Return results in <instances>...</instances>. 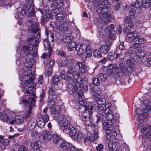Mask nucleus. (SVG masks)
Instances as JSON below:
<instances>
[{
    "label": "nucleus",
    "instance_id": "nucleus-1",
    "mask_svg": "<svg viewBox=\"0 0 151 151\" xmlns=\"http://www.w3.org/2000/svg\"><path fill=\"white\" fill-rule=\"evenodd\" d=\"M86 124L89 127L88 129H91L92 131L91 132V135L88 137H86L84 138V143L86 145H89L91 144V142H93L95 139H97L98 137L99 131L96 130L94 128L95 125L94 123L90 122L89 123H86Z\"/></svg>",
    "mask_w": 151,
    "mask_h": 151
},
{
    "label": "nucleus",
    "instance_id": "nucleus-2",
    "mask_svg": "<svg viewBox=\"0 0 151 151\" xmlns=\"http://www.w3.org/2000/svg\"><path fill=\"white\" fill-rule=\"evenodd\" d=\"M133 8H134V9H131L129 11V15L126 16L124 19V23H127L126 25L127 26H130L131 27H133L134 26V24L133 22L135 21L136 19H135L136 11L139 14V12H141L139 10H137L136 9V8L134 6V5Z\"/></svg>",
    "mask_w": 151,
    "mask_h": 151
},
{
    "label": "nucleus",
    "instance_id": "nucleus-3",
    "mask_svg": "<svg viewBox=\"0 0 151 151\" xmlns=\"http://www.w3.org/2000/svg\"><path fill=\"white\" fill-rule=\"evenodd\" d=\"M30 50L33 52L29 54L24 56V58L25 60L24 65L29 68H31L32 65L35 63V60L34 57L37 55V49L33 48H30Z\"/></svg>",
    "mask_w": 151,
    "mask_h": 151
},
{
    "label": "nucleus",
    "instance_id": "nucleus-4",
    "mask_svg": "<svg viewBox=\"0 0 151 151\" xmlns=\"http://www.w3.org/2000/svg\"><path fill=\"white\" fill-rule=\"evenodd\" d=\"M22 102L20 104L22 103L25 106H28L29 108L28 110L25 113V117L26 118L30 117L32 113L31 109H32V107L34 106L35 104V98L32 96H30L28 100H22Z\"/></svg>",
    "mask_w": 151,
    "mask_h": 151
},
{
    "label": "nucleus",
    "instance_id": "nucleus-5",
    "mask_svg": "<svg viewBox=\"0 0 151 151\" xmlns=\"http://www.w3.org/2000/svg\"><path fill=\"white\" fill-rule=\"evenodd\" d=\"M34 0H29L26 1L27 4H28L29 8L23 9L21 11V13L23 16H26L32 17L35 15V9L34 8V4H33Z\"/></svg>",
    "mask_w": 151,
    "mask_h": 151
},
{
    "label": "nucleus",
    "instance_id": "nucleus-6",
    "mask_svg": "<svg viewBox=\"0 0 151 151\" xmlns=\"http://www.w3.org/2000/svg\"><path fill=\"white\" fill-rule=\"evenodd\" d=\"M150 0H137L134 3V6L137 10H139L142 12L141 7L147 8L150 7Z\"/></svg>",
    "mask_w": 151,
    "mask_h": 151
},
{
    "label": "nucleus",
    "instance_id": "nucleus-7",
    "mask_svg": "<svg viewBox=\"0 0 151 151\" xmlns=\"http://www.w3.org/2000/svg\"><path fill=\"white\" fill-rule=\"evenodd\" d=\"M114 120H111L109 122H106L104 124L103 129L105 130L106 132L109 133L112 136L116 137L117 133L115 130L113 129L112 125L114 123Z\"/></svg>",
    "mask_w": 151,
    "mask_h": 151
},
{
    "label": "nucleus",
    "instance_id": "nucleus-8",
    "mask_svg": "<svg viewBox=\"0 0 151 151\" xmlns=\"http://www.w3.org/2000/svg\"><path fill=\"white\" fill-rule=\"evenodd\" d=\"M96 117H97V120L95 122L96 123H98L99 121L104 122L103 126L104 127V124L106 123V122H110L109 117L107 116V115L104 113H103L102 111H100L97 114Z\"/></svg>",
    "mask_w": 151,
    "mask_h": 151
},
{
    "label": "nucleus",
    "instance_id": "nucleus-9",
    "mask_svg": "<svg viewBox=\"0 0 151 151\" xmlns=\"http://www.w3.org/2000/svg\"><path fill=\"white\" fill-rule=\"evenodd\" d=\"M52 12L49 9H46L44 10L43 16H42L40 20V23L42 25L45 24V21L48 22L49 19L51 18L52 16Z\"/></svg>",
    "mask_w": 151,
    "mask_h": 151
},
{
    "label": "nucleus",
    "instance_id": "nucleus-10",
    "mask_svg": "<svg viewBox=\"0 0 151 151\" xmlns=\"http://www.w3.org/2000/svg\"><path fill=\"white\" fill-rule=\"evenodd\" d=\"M49 94V97L51 98L52 101L55 102V101L57 99L58 97L60 95V93L58 92V91L54 87H52L49 88L48 92Z\"/></svg>",
    "mask_w": 151,
    "mask_h": 151
},
{
    "label": "nucleus",
    "instance_id": "nucleus-11",
    "mask_svg": "<svg viewBox=\"0 0 151 151\" xmlns=\"http://www.w3.org/2000/svg\"><path fill=\"white\" fill-rule=\"evenodd\" d=\"M35 29L32 31L28 30L29 32V37L37 40L40 37V30L39 27H37L36 29L35 28Z\"/></svg>",
    "mask_w": 151,
    "mask_h": 151
},
{
    "label": "nucleus",
    "instance_id": "nucleus-12",
    "mask_svg": "<svg viewBox=\"0 0 151 151\" xmlns=\"http://www.w3.org/2000/svg\"><path fill=\"white\" fill-rule=\"evenodd\" d=\"M106 45H103L101 46L99 50L102 53L104 54H106L109 52V48L112 45V42L108 40L106 41Z\"/></svg>",
    "mask_w": 151,
    "mask_h": 151
},
{
    "label": "nucleus",
    "instance_id": "nucleus-13",
    "mask_svg": "<svg viewBox=\"0 0 151 151\" xmlns=\"http://www.w3.org/2000/svg\"><path fill=\"white\" fill-rule=\"evenodd\" d=\"M26 24L30 26L28 29V30L32 31L35 29V28L36 29V27H38L39 25L37 22L35 21V20L32 17L28 19L26 21Z\"/></svg>",
    "mask_w": 151,
    "mask_h": 151
},
{
    "label": "nucleus",
    "instance_id": "nucleus-14",
    "mask_svg": "<svg viewBox=\"0 0 151 151\" xmlns=\"http://www.w3.org/2000/svg\"><path fill=\"white\" fill-rule=\"evenodd\" d=\"M127 33L126 39L132 41H136L138 40L139 33L135 30H133V31H131L130 30L129 32H127Z\"/></svg>",
    "mask_w": 151,
    "mask_h": 151
},
{
    "label": "nucleus",
    "instance_id": "nucleus-15",
    "mask_svg": "<svg viewBox=\"0 0 151 151\" xmlns=\"http://www.w3.org/2000/svg\"><path fill=\"white\" fill-rule=\"evenodd\" d=\"M103 113H104L105 114L107 115V116L109 117L110 121L111 120H114L116 119H117L119 118V114L117 115V117L116 119H115L114 116L112 114L113 112L110 109L109 107H107L105 108L103 111Z\"/></svg>",
    "mask_w": 151,
    "mask_h": 151
},
{
    "label": "nucleus",
    "instance_id": "nucleus-16",
    "mask_svg": "<svg viewBox=\"0 0 151 151\" xmlns=\"http://www.w3.org/2000/svg\"><path fill=\"white\" fill-rule=\"evenodd\" d=\"M117 68V65L114 64L109 65L106 70V75L109 76L115 75L116 73V68Z\"/></svg>",
    "mask_w": 151,
    "mask_h": 151
},
{
    "label": "nucleus",
    "instance_id": "nucleus-17",
    "mask_svg": "<svg viewBox=\"0 0 151 151\" xmlns=\"http://www.w3.org/2000/svg\"><path fill=\"white\" fill-rule=\"evenodd\" d=\"M77 46L75 50L77 51V54L82 56L85 54V52L87 48V45L85 44L82 43L79 46Z\"/></svg>",
    "mask_w": 151,
    "mask_h": 151
},
{
    "label": "nucleus",
    "instance_id": "nucleus-18",
    "mask_svg": "<svg viewBox=\"0 0 151 151\" xmlns=\"http://www.w3.org/2000/svg\"><path fill=\"white\" fill-rule=\"evenodd\" d=\"M141 130L142 133L145 134L146 137L149 138L151 137V127L149 125H143Z\"/></svg>",
    "mask_w": 151,
    "mask_h": 151
},
{
    "label": "nucleus",
    "instance_id": "nucleus-19",
    "mask_svg": "<svg viewBox=\"0 0 151 151\" xmlns=\"http://www.w3.org/2000/svg\"><path fill=\"white\" fill-rule=\"evenodd\" d=\"M43 42L45 47L46 50H47L48 52V56L50 57L51 55L52 51V45H51L50 41L48 40L47 39H45L44 40Z\"/></svg>",
    "mask_w": 151,
    "mask_h": 151
},
{
    "label": "nucleus",
    "instance_id": "nucleus-20",
    "mask_svg": "<svg viewBox=\"0 0 151 151\" xmlns=\"http://www.w3.org/2000/svg\"><path fill=\"white\" fill-rule=\"evenodd\" d=\"M102 29L104 31H105L106 32L109 34V38L112 40H115L116 39V33L114 31V34H112V32H111L110 31L109 27L107 25H105L104 26H102Z\"/></svg>",
    "mask_w": 151,
    "mask_h": 151
},
{
    "label": "nucleus",
    "instance_id": "nucleus-21",
    "mask_svg": "<svg viewBox=\"0 0 151 151\" xmlns=\"http://www.w3.org/2000/svg\"><path fill=\"white\" fill-rule=\"evenodd\" d=\"M29 46V48H32L33 47H36L39 43L38 40H35L34 38L29 37L27 40Z\"/></svg>",
    "mask_w": 151,
    "mask_h": 151
},
{
    "label": "nucleus",
    "instance_id": "nucleus-22",
    "mask_svg": "<svg viewBox=\"0 0 151 151\" xmlns=\"http://www.w3.org/2000/svg\"><path fill=\"white\" fill-rule=\"evenodd\" d=\"M32 77H29V78H28V80L25 81L21 83L20 87L23 90L25 87H27L34 81L35 76L32 75Z\"/></svg>",
    "mask_w": 151,
    "mask_h": 151
},
{
    "label": "nucleus",
    "instance_id": "nucleus-23",
    "mask_svg": "<svg viewBox=\"0 0 151 151\" xmlns=\"http://www.w3.org/2000/svg\"><path fill=\"white\" fill-rule=\"evenodd\" d=\"M97 91L98 92H96V91H95V93H96L97 94L94 96V99L96 101V103L100 104V103H103V104H105L106 101V100L103 98H102L101 96L99 95L101 92H99L98 90Z\"/></svg>",
    "mask_w": 151,
    "mask_h": 151
},
{
    "label": "nucleus",
    "instance_id": "nucleus-24",
    "mask_svg": "<svg viewBox=\"0 0 151 151\" xmlns=\"http://www.w3.org/2000/svg\"><path fill=\"white\" fill-rule=\"evenodd\" d=\"M66 15L67 14L65 12L63 11L57 14L56 16V18L57 20H60V22H63Z\"/></svg>",
    "mask_w": 151,
    "mask_h": 151
},
{
    "label": "nucleus",
    "instance_id": "nucleus-25",
    "mask_svg": "<svg viewBox=\"0 0 151 151\" xmlns=\"http://www.w3.org/2000/svg\"><path fill=\"white\" fill-rule=\"evenodd\" d=\"M41 137H42L44 141H48L51 139L52 136L49 132L45 130L43 131Z\"/></svg>",
    "mask_w": 151,
    "mask_h": 151
},
{
    "label": "nucleus",
    "instance_id": "nucleus-26",
    "mask_svg": "<svg viewBox=\"0 0 151 151\" xmlns=\"http://www.w3.org/2000/svg\"><path fill=\"white\" fill-rule=\"evenodd\" d=\"M67 73L68 76H66V80H67L68 82H69L70 83H71L73 81L72 80L74 79V77L77 76L76 75V73L70 72V71H68Z\"/></svg>",
    "mask_w": 151,
    "mask_h": 151
},
{
    "label": "nucleus",
    "instance_id": "nucleus-27",
    "mask_svg": "<svg viewBox=\"0 0 151 151\" xmlns=\"http://www.w3.org/2000/svg\"><path fill=\"white\" fill-rule=\"evenodd\" d=\"M79 130H77L72 126L66 132V133L70 135L71 138L73 139V137L75 136Z\"/></svg>",
    "mask_w": 151,
    "mask_h": 151
},
{
    "label": "nucleus",
    "instance_id": "nucleus-28",
    "mask_svg": "<svg viewBox=\"0 0 151 151\" xmlns=\"http://www.w3.org/2000/svg\"><path fill=\"white\" fill-rule=\"evenodd\" d=\"M62 129L65 131V132L72 126L70 121L68 120L65 121L64 122H62Z\"/></svg>",
    "mask_w": 151,
    "mask_h": 151
},
{
    "label": "nucleus",
    "instance_id": "nucleus-29",
    "mask_svg": "<svg viewBox=\"0 0 151 151\" xmlns=\"http://www.w3.org/2000/svg\"><path fill=\"white\" fill-rule=\"evenodd\" d=\"M93 111H98V103H96L95 104H92L91 105L89 108L88 112L89 116L92 114Z\"/></svg>",
    "mask_w": 151,
    "mask_h": 151
},
{
    "label": "nucleus",
    "instance_id": "nucleus-30",
    "mask_svg": "<svg viewBox=\"0 0 151 151\" xmlns=\"http://www.w3.org/2000/svg\"><path fill=\"white\" fill-rule=\"evenodd\" d=\"M36 89L34 88L31 85H30L27 89L24 90V92L26 93H30L34 97H36V96L35 94Z\"/></svg>",
    "mask_w": 151,
    "mask_h": 151
},
{
    "label": "nucleus",
    "instance_id": "nucleus-31",
    "mask_svg": "<svg viewBox=\"0 0 151 151\" xmlns=\"http://www.w3.org/2000/svg\"><path fill=\"white\" fill-rule=\"evenodd\" d=\"M82 138V135L79 131H78L76 135L73 137L74 141L76 142H81Z\"/></svg>",
    "mask_w": 151,
    "mask_h": 151
},
{
    "label": "nucleus",
    "instance_id": "nucleus-32",
    "mask_svg": "<svg viewBox=\"0 0 151 151\" xmlns=\"http://www.w3.org/2000/svg\"><path fill=\"white\" fill-rule=\"evenodd\" d=\"M144 106L143 109L148 110H151V101L150 100H145L143 102Z\"/></svg>",
    "mask_w": 151,
    "mask_h": 151
},
{
    "label": "nucleus",
    "instance_id": "nucleus-33",
    "mask_svg": "<svg viewBox=\"0 0 151 151\" xmlns=\"http://www.w3.org/2000/svg\"><path fill=\"white\" fill-rule=\"evenodd\" d=\"M52 137L53 142L55 144H59L63 141L62 139L60 138V137L57 134H52Z\"/></svg>",
    "mask_w": 151,
    "mask_h": 151
},
{
    "label": "nucleus",
    "instance_id": "nucleus-34",
    "mask_svg": "<svg viewBox=\"0 0 151 151\" xmlns=\"http://www.w3.org/2000/svg\"><path fill=\"white\" fill-rule=\"evenodd\" d=\"M50 110L53 114H58L60 112L59 106H55L52 104L50 105Z\"/></svg>",
    "mask_w": 151,
    "mask_h": 151
},
{
    "label": "nucleus",
    "instance_id": "nucleus-35",
    "mask_svg": "<svg viewBox=\"0 0 151 151\" xmlns=\"http://www.w3.org/2000/svg\"><path fill=\"white\" fill-rule=\"evenodd\" d=\"M97 10V11L103 14V15H106L108 11V6H103V7L99 6Z\"/></svg>",
    "mask_w": 151,
    "mask_h": 151
},
{
    "label": "nucleus",
    "instance_id": "nucleus-36",
    "mask_svg": "<svg viewBox=\"0 0 151 151\" xmlns=\"http://www.w3.org/2000/svg\"><path fill=\"white\" fill-rule=\"evenodd\" d=\"M79 69L82 73L88 74V69L87 66L82 63L79 62Z\"/></svg>",
    "mask_w": 151,
    "mask_h": 151
},
{
    "label": "nucleus",
    "instance_id": "nucleus-37",
    "mask_svg": "<svg viewBox=\"0 0 151 151\" xmlns=\"http://www.w3.org/2000/svg\"><path fill=\"white\" fill-rule=\"evenodd\" d=\"M76 75L77 76L74 77V79L72 80V82H73V83L74 84V86H77V83L81 84V82H82V78L79 77L80 76L79 73H76Z\"/></svg>",
    "mask_w": 151,
    "mask_h": 151
},
{
    "label": "nucleus",
    "instance_id": "nucleus-38",
    "mask_svg": "<svg viewBox=\"0 0 151 151\" xmlns=\"http://www.w3.org/2000/svg\"><path fill=\"white\" fill-rule=\"evenodd\" d=\"M118 69L122 73H125L127 71V68L125 67V64L124 62H120L119 64Z\"/></svg>",
    "mask_w": 151,
    "mask_h": 151
},
{
    "label": "nucleus",
    "instance_id": "nucleus-39",
    "mask_svg": "<svg viewBox=\"0 0 151 151\" xmlns=\"http://www.w3.org/2000/svg\"><path fill=\"white\" fill-rule=\"evenodd\" d=\"M67 25L64 23V22H61V24H60L57 26V29L59 30H60L61 31H66L68 28L66 26Z\"/></svg>",
    "mask_w": 151,
    "mask_h": 151
},
{
    "label": "nucleus",
    "instance_id": "nucleus-40",
    "mask_svg": "<svg viewBox=\"0 0 151 151\" xmlns=\"http://www.w3.org/2000/svg\"><path fill=\"white\" fill-rule=\"evenodd\" d=\"M61 143H62L61 144L60 143V147L63 150L68 149V148L70 147L71 144L67 141L63 140V142L62 141Z\"/></svg>",
    "mask_w": 151,
    "mask_h": 151
},
{
    "label": "nucleus",
    "instance_id": "nucleus-41",
    "mask_svg": "<svg viewBox=\"0 0 151 151\" xmlns=\"http://www.w3.org/2000/svg\"><path fill=\"white\" fill-rule=\"evenodd\" d=\"M76 43L74 41H71V42H70L69 44H68L67 45V47L69 51H72L73 50V49L77 47Z\"/></svg>",
    "mask_w": 151,
    "mask_h": 151
},
{
    "label": "nucleus",
    "instance_id": "nucleus-42",
    "mask_svg": "<svg viewBox=\"0 0 151 151\" xmlns=\"http://www.w3.org/2000/svg\"><path fill=\"white\" fill-rule=\"evenodd\" d=\"M135 51L136 54L137 56L144 58L145 55V52L141 48H138V49L136 50Z\"/></svg>",
    "mask_w": 151,
    "mask_h": 151
},
{
    "label": "nucleus",
    "instance_id": "nucleus-43",
    "mask_svg": "<svg viewBox=\"0 0 151 151\" xmlns=\"http://www.w3.org/2000/svg\"><path fill=\"white\" fill-rule=\"evenodd\" d=\"M64 4L63 0H58L55 2L51 4L52 6H55L57 8H60L62 7Z\"/></svg>",
    "mask_w": 151,
    "mask_h": 151
},
{
    "label": "nucleus",
    "instance_id": "nucleus-44",
    "mask_svg": "<svg viewBox=\"0 0 151 151\" xmlns=\"http://www.w3.org/2000/svg\"><path fill=\"white\" fill-rule=\"evenodd\" d=\"M106 74H105L103 73H101L98 74L97 77L99 78V79L102 82H105L106 81L107 79Z\"/></svg>",
    "mask_w": 151,
    "mask_h": 151
},
{
    "label": "nucleus",
    "instance_id": "nucleus-45",
    "mask_svg": "<svg viewBox=\"0 0 151 151\" xmlns=\"http://www.w3.org/2000/svg\"><path fill=\"white\" fill-rule=\"evenodd\" d=\"M101 52L99 50H94L93 51V56L95 58H100L102 57Z\"/></svg>",
    "mask_w": 151,
    "mask_h": 151
},
{
    "label": "nucleus",
    "instance_id": "nucleus-46",
    "mask_svg": "<svg viewBox=\"0 0 151 151\" xmlns=\"http://www.w3.org/2000/svg\"><path fill=\"white\" fill-rule=\"evenodd\" d=\"M9 143V140L8 139L0 140V147L3 149H5V146H8Z\"/></svg>",
    "mask_w": 151,
    "mask_h": 151
},
{
    "label": "nucleus",
    "instance_id": "nucleus-47",
    "mask_svg": "<svg viewBox=\"0 0 151 151\" xmlns=\"http://www.w3.org/2000/svg\"><path fill=\"white\" fill-rule=\"evenodd\" d=\"M58 65L62 67H65L68 66V63H66L65 60L60 59L58 60Z\"/></svg>",
    "mask_w": 151,
    "mask_h": 151
},
{
    "label": "nucleus",
    "instance_id": "nucleus-48",
    "mask_svg": "<svg viewBox=\"0 0 151 151\" xmlns=\"http://www.w3.org/2000/svg\"><path fill=\"white\" fill-rule=\"evenodd\" d=\"M39 142L36 141L35 142L32 143L31 144L30 146L32 148H33V150H35L37 151H40L39 147Z\"/></svg>",
    "mask_w": 151,
    "mask_h": 151
},
{
    "label": "nucleus",
    "instance_id": "nucleus-49",
    "mask_svg": "<svg viewBox=\"0 0 151 151\" xmlns=\"http://www.w3.org/2000/svg\"><path fill=\"white\" fill-rule=\"evenodd\" d=\"M76 86H74V84L73 82L70 83L68 82V83L67 85V90L69 91H72L76 88Z\"/></svg>",
    "mask_w": 151,
    "mask_h": 151
},
{
    "label": "nucleus",
    "instance_id": "nucleus-50",
    "mask_svg": "<svg viewBox=\"0 0 151 151\" xmlns=\"http://www.w3.org/2000/svg\"><path fill=\"white\" fill-rule=\"evenodd\" d=\"M85 56V59H86L87 57H90L92 55V52L91 49L89 47H88L85 52V54L84 55Z\"/></svg>",
    "mask_w": 151,
    "mask_h": 151
},
{
    "label": "nucleus",
    "instance_id": "nucleus-51",
    "mask_svg": "<svg viewBox=\"0 0 151 151\" xmlns=\"http://www.w3.org/2000/svg\"><path fill=\"white\" fill-rule=\"evenodd\" d=\"M46 122L43 121L42 118H40L37 122V124L40 128H43L44 127L45 123Z\"/></svg>",
    "mask_w": 151,
    "mask_h": 151
},
{
    "label": "nucleus",
    "instance_id": "nucleus-52",
    "mask_svg": "<svg viewBox=\"0 0 151 151\" xmlns=\"http://www.w3.org/2000/svg\"><path fill=\"white\" fill-rule=\"evenodd\" d=\"M36 121L35 119L31 120L28 123V125L31 129H34L36 125Z\"/></svg>",
    "mask_w": 151,
    "mask_h": 151
},
{
    "label": "nucleus",
    "instance_id": "nucleus-53",
    "mask_svg": "<svg viewBox=\"0 0 151 151\" xmlns=\"http://www.w3.org/2000/svg\"><path fill=\"white\" fill-rule=\"evenodd\" d=\"M79 62H77L76 63H74L71 68V69L74 72L78 71L79 68Z\"/></svg>",
    "mask_w": 151,
    "mask_h": 151
},
{
    "label": "nucleus",
    "instance_id": "nucleus-54",
    "mask_svg": "<svg viewBox=\"0 0 151 151\" xmlns=\"http://www.w3.org/2000/svg\"><path fill=\"white\" fill-rule=\"evenodd\" d=\"M109 4V2L107 0H105L103 1H98L97 4L99 6H107Z\"/></svg>",
    "mask_w": 151,
    "mask_h": 151
},
{
    "label": "nucleus",
    "instance_id": "nucleus-55",
    "mask_svg": "<svg viewBox=\"0 0 151 151\" xmlns=\"http://www.w3.org/2000/svg\"><path fill=\"white\" fill-rule=\"evenodd\" d=\"M52 68L51 67H48L45 72L46 77L49 76L52 73Z\"/></svg>",
    "mask_w": 151,
    "mask_h": 151
},
{
    "label": "nucleus",
    "instance_id": "nucleus-56",
    "mask_svg": "<svg viewBox=\"0 0 151 151\" xmlns=\"http://www.w3.org/2000/svg\"><path fill=\"white\" fill-rule=\"evenodd\" d=\"M4 122H7L8 121H9L10 117L4 113L3 114L1 118Z\"/></svg>",
    "mask_w": 151,
    "mask_h": 151
},
{
    "label": "nucleus",
    "instance_id": "nucleus-57",
    "mask_svg": "<svg viewBox=\"0 0 151 151\" xmlns=\"http://www.w3.org/2000/svg\"><path fill=\"white\" fill-rule=\"evenodd\" d=\"M115 55V52H110L108 55L107 56L108 59L110 61H112L114 60V57Z\"/></svg>",
    "mask_w": 151,
    "mask_h": 151
},
{
    "label": "nucleus",
    "instance_id": "nucleus-58",
    "mask_svg": "<svg viewBox=\"0 0 151 151\" xmlns=\"http://www.w3.org/2000/svg\"><path fill=\"white\" fill-rule=\"evenodd\" d=\"M23 122V118L19 116L17 117L15 119V123L17 124H19L22 123Z\"/></svg>",
    "mask_w": 151,
    "mask_h": 151
},
{
    "label": "nucleus",
    "instance_id": "nucleus-59",
    "mask_svg": "<svg viewBox=\"0 0 151 151\" xmlns=\"http://www.w3.org/2000/svg\"><path fill=\"white\" fill-rule=\"evenodd\" d=\"M60 80V78L58 76H53L52 79V82L54 84L57 85L58 82Z\"/></svg>",
    "mask_w": 151,
    "mask_h": 151
},
{
    "label": "nucleus",
    "instance_id": "nucleus-60",
    "mask_svg": "<svg viewBox=\"0 0 151 151\" xmlns=\"http://www.w3.org/2000/svg\"><path fill=\"white\" fill-rule=\"evenodd\" d=\"M139 35H138V40H137L136 41L138 42V44L140 45V44L144 43L145 42V39L143 38H140L139 36Z\"/></svg>",
    "mask_w": 151,
    "mask_h": 151
},
{
    "label": "nucleus",
    "instance_id": "nucleus-61",
    "mask_svg": "<svg viewBox=\"0 0 151 151\" xmlns=\"http://www.w3.org/2000/svg\"><path fill=\"white\" fill-rule=\"evenodd\" d=\"M134 60L135 59L134 58H130V59H128L126 61V63L128 66L129 65H134Z\"/></svg>",
    "mask_w": 151,
    "mask_h": 151
},
{
    "label": "nucleus",
    "instance_id": "nucleus-62",
    "mask_svg": "<svg viewBox=\"0 0 151 151\" xmlns=\"http://www.w3.org/2000/svg\"><path fill=\"white\" fill-rule=\"evenodd\" d=\"M58 55H60L61 57L65 58L66 55V53L62 50H59L58 51Z\"/></svg>",
    "mask_w": 151,
    "mask_h": 151
},
{
    "label": "nucleus",
    "instance_id": "nucleus-63",
    "mask_svg": "<svg viewBox=\"0 0 151 151\" xmlns=\"http://www.w3.org/2000/svg\"><path fill=\"white\" fill-rule=\"evenodd\" d=\"M100 81L99 79V78H94L93 79V83L94 85L99 86L100 84Z\"/></svg>",
    "mask_w": 151,
    "mask_h": 151
},
{
    "label": "nucleus",
    "instance_id": "nucleus-64",
    "mask_svg": "<svg viewBox=\"0 0 151 151\" xmlns=\"http://www.w3.org/2000/svg\"><path fill=\"white\" fill-rule=\"evenodd\" d=\"M71 36H67L66 37L64 38L63 40V42L69 44L70 42H71L72 40H71Z\"/></svg>",
    "mask_w": 151,
    "mask_h": 151
}]
</instances>
